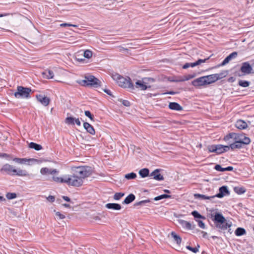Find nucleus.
I'll return each instance as SVG.
<instances>
[{"instance_id": "obj_1", "label": "nucleus", "mask_w": 254, "mask_h": 254, "mask_svg": "<svg viewBox=\"0 0 254 254\" xmlns=\"http://www.w3.org/2000/svg\"><path fill=\"white\" fill-rule=\"evenodd\" d=\"M91 174V168L87 166L77 168L72 175H69L72 186L80 187L83 184V179L88 177Z\"/></svg>"}, {"instance_id": "obj_2", "label": "nucleus", "mask_w": 254, "mask_h": 254, "mask_svg": "<svg viewBox=\"0 0 254 254\" xmlns=\"http://www.w3.org/2000/svg\"><path fill=\"white\" fill-rule=\"evenodd\" d=\"M77 83L83 86L93 87L97 88L101 86V81L93 75H86L84 79L80 80Z\"/></svg>"}, {"instance_id": "obj_3", "label": "nucleus", "mask_w": 254, "mask_h": 254, "mask_svg": "<svg viewBox=\"0 0 254 254\" xmlns=\"http://www.w3.org/2000/svg\"><path fill=\"white\" fill-rule=\"evenodd\" d=\"M31 89L29 88L18 86L17 91L14 93V96L16 98H28L30 97V93Z\"/></svg>"}, {"instance_id": "obj_4", "label": "nucleus", "mask_w": 254, "mask_h": 254, "mask_svg": "<svg viewBox=\"0 0 254 254\" xmlns=\"http://www.w3.org/2000/svg\"><path fill=\"white\" fill-rule=\"evenodd\" d=\"M254 73V67L250 64H243L240 69L235 72V75L238 77H243L250 73Z\"/></svg>"}, {"instance_id": "obj_5", "label": "nucleus", "mask_w": 254, "mask_h": 254, "mask_svg": "<svg viewBox=\"0 0 254 254\" xmlns=\"http://www.w3.org/2000/svg\"><path fill=\"white\" fill-rule=\"evenodd\" d=\"M118 85L123 88L134 89V86L129 77L126 78L122 77L118 83Z\"/></svg>"}, {"instance_id": "obj_6", "label": "nucleus", "mask_w": 254, "mask_h": 254, "mask_svg": "<svg viewBox=\"0 0 254 254\" xmlns=\"http://www.w3.org/2000/svg\"><path fill=\"white\" fill-rule=\"evenodd\" d=\"M211 218L212 220L214 222V224L216 225L217 227H218L220 229L222 228V215L217 213L216 211H213L211 214Z\"/></svg>"}, {"instance_id": "obj_7", "label": "nucleus", "mask_w": 254, "mask_h": 254, "mask_svg": "<svg viewBox=\"0 0 254 254\" xmlns=\"http://www.w3.org/2000/svg\"><path fill=\"white\" fill-rule=\"evenodd\" d=\"M219 192L214 195L208 196L204 194H200L198 193H196L194 194V197L196 198H199L201 199H213L215 197L222 198V187L219 188Z\"/></svg>"}, {"instance_id": "obj_8", "label": "nucleus", "mask_w": 254, "mask_h": 254, "mask_svg": "<svg viewBox=\"0 0 254 254\" xmlns=\"http://www.w3.org/2000/svg\"><path fill=\"white\" fill-rule=\"evenodd\" d=\"M53 180L57 183H66L69 186H71L70 184L71 179L69 175H64L63 178L53 176Z\"/></svg>"}, {"instance_id": "obj_9", "label": "nucleus", "mask_w": 254, "mask_h": 254, "mask_svg": "<svg viewBox=\"0 0 254 254\" xmlns=\"http://www.w3.org/2000/svg\"><path fill=\"white\" fill-rule=\"evenodd\" d=\"M235 140H237L241 143H242L244 145H248L251 142L250 138L245 136V135L243 133H237Z\"/></svg>"}, {"instance_id": "obj_10", "label": "nucleus", "mask_w": 254, "mask_h": 254, "mask_svg": "<svg viewBox=\"0 0 254 254\" xmlns=\"http://www.w3.org/2000/svg\"><path fill=\"white\" fill-rule=\"evenodd\" d=\"M0 171H4L10 175H14L15 173L16 172V169L14 167L9 164H5L3 165Z\"/></svg>"}, {"instance_id": "obj_11", "label": "nucleus", "mask_w": 254, "mask_h": 254, "mask_svg": "<svg viewBox=\"0 0 254 254\" xmlns=\"http://www.w3.org/2000/svg\"><path fill=\"white\" fill-rule=\"evenodd\" d=\"M36 97L38 102L44 106H47L50 103V98L46 96L45 95H36Z\"/></svg>"}, {"instance_id": "obj_12", "label": "nucleus", "mask_w": 254, "mask_h": 254, "mask_svg": "<svg viewBox=\"0 0 254 254\" xmlns=\"http://www.w3.org/2000/svg\"><path fill=\"white\" fill-rule=\"evenodd\" d=\"M194 86H200L207 84L206 80L204 76H202L193 80L191 82Z\"/></svg>"}, {"instance_id": "obj_13", "label": "nucleus", "mask_w": 254, "mask_h": 254, "mask_svg": "<svg viewBox=\"0 0 254 254\" xmlns=\"http://www.w3.org/2000/svg\"><path fill=\"white\" fill-rule=\"evenodd\" d=\"M65 123L67 125H74L76 124L78 126H81V122L79 118L68 117L65 120Z\"/></svg>"}, {"instance_id": "obj_14", "label": "nucleus", "mask_w": 254, "mask_h": 254, "mask_svg": "<svg viewBox=\"0 0 254 254\" xmlns=\"http://www.w3.org/2000/svg\"><path fill=\"white\" fill-rule=\"evenodd\" d=\"M208 149L210 152H216L217 154H221L222 153V145H210L208 147Z\"/></svg>"}, {"instance_id": "obj_15", "label": "nucleus", "mask_w": 254, "mask_h": 254, "mask_svg": "<svg viewBox=\"0 0 254 254\" xmlns=\"http://www.w3.org/2000/svg\"><path fill=\"white\" fill-rule=\"evenodd\" d=\"M135 87L139 88L141 90H145L147 88H150L151 86L150 85H146V82L143 79L142 80H137L135 82Z\"/></svg>"}, {"instance_id": "obj_16", "label": "nucleus", "mask_w": 254, "mask_h": 254, "mask_svg": "<svg viewBox=\"0 0 254 254\" xmlns=\"http://www.w3.org/2000/svg\"><path fill=\"white\" fill-rule=\"evenodd\" d=\"M40 173L42 175L54 174L58 173V171L57 169L48 168L47 167L42 168L40 170Z\"/></svg>"}, {"instance_id": "obj_17", "label": "nucleus", "mask_w": 254, "mask_h": 254, "mask_svg": "<svg viewBox=\"0 0 254 254\" xmlns=\"http://www.w3.org/2000/svg\"><path fill=\"white\" fill-rule=\"evenodd\" d=\"M232 225V223L231 221L225 219L223 217V230H227L228 232L231 234L233 232L231 228Z\"/></svg>"}, {"instance_id": "obj_18", "label": "nucleus", "mask_w": 254, "mask_h": 254, "mask_svg": "<svg viewBox=\"0 0 254 254\" xmlns=\"http://www.w3.org/2000/svg\"><path fill=\"white\" fill-rule=\"evenodd\" d=\"M159 169H156L150 174V176L153 177V179L156 180L162 181L164 180V177L159 173Z\"/></svg>"}, {"instance_id": "obj_19", "label": "nucleus", "mask_w": 254, "mask_h": 254, "mask_svg": "<svg viewBox=\"0 0 254 254\" xmlns=\"http://www.w3.org/2000/svg\"><path fill=\"white\" fill-rule=\"evenodd\" d=\"M83 127L86 130V131L92 135L95 134V131L93 126H92L89 123L84 122L83 123Z\"/></svg>"}, {"instance_id": "obj_20", "label": "nucleus", "mask_w": 254, "mask_h": 254, "mask_svg": "<svg viewBox=\"0 0 254 254\" xmlns=\"http://www.w3.org/2000/svg\"><path fill=\"white\" fill-rule=\"evenodd\" d=\"M179 223L182 226V227L187 230H191L192 229L191 224L190 223L184 220H179Z\"/></svg>"}, {"instance_id": "obj_21", "label": "nucleus", "mask_w": 254, "mask_h": 254, "mask_svg": "<svg viewBox=\"0 0 254 254\" xmlns=\"http://www.w3.org/2000/svg\"><path fill=\"white\" fill-rule=\"evenodd\" d=\"M105 207L109 209L119 210L121 209V206L118 203H109L106 204Z\"/></svg>"}, {"instance_id": "obj_22", "label": "nucleus", "mask_w": 254, "mask_h": 254, "mask_svg": "<svg viewBox=\"0 0 254 254\" xmlns=\"http://www.w3.org/2000/svg\"><path fill=\"white\" fill-rule=\"evenodd\" d=\"M169 108L171 110L178 111L183 110L182 107L176 102H170L169 105Z\"/></svg>"}, {"instance_id": "obj_23", "label": "nucleus", "mask_w": 254, "mask_h": 254, "mask_svg": "<svg viewBox=\"0 0 254 254\" xmlns=\"http://www.w3.org/2000/svg\"><path fill=\"white\" fill-rule=\"evenodd\" d=\"M244 146V145L242 143H241L240 142H238L237 140H234L230 144V148L234 150L235 149H240L242 148H243Z\"/></svg>"}, {"instance_id": "obj_24", "label": "nucleus", "mask_w": 254, "mask_h": 254, "mask_svg": "<svg viewBox=\"0 0 254 254\" xmlns=\"http://www.w3.org/2000/svg\"><path fill=\"white\" fill-rule=\"evenodd\" d=\"M207 84H211L218 79L216 74H211L208 76H205Z\"/></svg>"}, {"instance_id": "obj_25", "label": "nucleus", "mask_w": 254, "mask_h": 254, "mask_svg": "<svg viewBox=\"0 0 254 254\" xmlns=\"http://www.w3.org/2000/svg\"><path fill=\"white\" fill-rule=\"evenodd\" d=\"M236 127L240 129H244L248 127L247 123L243 120H238L236 123Z\"/></svg>"}, {"instance_id": "obj_26", "label": "nucleus", "mask_w": 254, "mask_h": 254, "mask_svg": "<svg viewBox=\"0 0 254 254\" xmlns=\"http://www.w3.org/2000/svg\"><path fill=\"white\" fill-rule=\"evenodd\" d=\"M13 161L19 164H25L27 162H29L31 161H35L36 159H26V158H14L12 159Z\"/></svg>"}, {"instance_id": "obj_27", "label": "nucleus", "mask_w": 254, "mask_h": 254, "mask_svg": "<svg viewBox=\"0 0 254 254\" xmlns=\"http://www.w3.org/2000/svg\"><path fill=\"white\" fill-rule=\"evenodd\" d=\"M135 198V195L131 193L129 194L126 197L124 201L123 202V203L128 204L132 202Z\"/></svg>"}, {"instance_id": "obj_28", "label": "nucleus", "mask_w": 254, "mask_h": 254, "mask_svg": "<svg viewBox=\"0 0 254 254\" xmlns=\"http://www.w3.org/2000/svg\"><path fill=\"white\" fill-rule=\"evenodd\" d=\"M236 135L237 133L234 132L230 133L223 138V140L225 141H229L230 139H232V140L230 142H232L234 140H235Z\"/></svg>"}, {"instance_id": "obj_29", "label": "nucleus", "mask_w": 254, "mask_h": 254, "mask_svg": "<svg viewBox=\"0 0 254 254\" xmlns=\"http://www.w3.org/2000/svg\"><path fill=\"white\" fill-rule=\"evenodd\" d=\"M14 175H17L18 176H28L29 175L28 172L25 170L21 169H16V172L15 173Z\"/></svg>"}, {"instance_id": "obj_30", "label": "nucleus", "mask_w": 254, "mask_h": 254, "mask_svg": "<svg viewBox=\"0 0 254 254\" xmlns=\"http://www.w3.org/2000/svg\"><path fill=\"white\" fill-rule=\"evenodd\" d=\"M237 56V53L236 52L231 53L223 61V64L228 63L232 59L235 58Z\"/></svg>"}, {"instance_id": "obj_31", "label": "nucleus", "mask_w": 254, "mask_h": 254, "mask_svg": "<svg viewBox=\"0 0 254 254\" xmlns=\"http://www.w3.org/2000/svg\"><path fill=\"white\" fill-rule=\"evenodd\" d=\"M29 147L34 149L35 150L39 151L42 149V146L40 144L34 142H30L29 144Z\"/></svg>"}, {"instance_id": "obj_32", "label": "nucleus", "mask_w": 254, "mask_h": 254, "mask_svg": "<svg viewBox=\"0 0 254 254\" xmlns=\"http://www.w3.org/2000/svg\"><path fill=\"white\" fill-rule=\"evenodd\" d=\"M149 170L147 168L142 169L139 171V174L142 178H145L149 175Z\"/></svg>"}, {"instance_id": "obj_33", "label": "nucleus", "mask_w": 254, "mask_h": 254, "mask_svg": "<svg viewBox=\"0 0 254 254\" xmlns=\"http://www.w3.org/2000/svg\"><path fill=\"white\" fill-rule=\"evenodd\" d=\"M171 235L178 245H180L181 243L182 238L179 235H177L175 232H172Z\"/></svg>"}, {"instance_id": "obj_34", "label": "nucleus", "mask_w": 254, "mask_h": 254, "mask_svg": "<svg viewBox=\"0 0 254 254\" xmlns=\"http://www.w3.org/2000/svg\"><path fill=\"white\" fill-rule=\"evenodd\" d=\"M246 233L245 229L241 227L237 228L235 232V234L237 236H241L245 235Z\"/></svg>"}, {"instance_id": "obj_35", "label": "nucleus", "mask_w": 254, "mask_h": 254, "mask_svg": "<svg viewBox=\"0 0 254 254\" xmlns=\"http://www.w3.org/2000/svg\"><path fill=\"white\" fill-rule=\"evenodd\" d=\"M82 54L83 56V57L87 59H90L92 56V52L89 50L84 51V52Z\"/></svg>"}, {"instance_id": "obj_36", "label": "nucleus", "mask_w": 254, "mask_h": 254, "mask_svg": "<svg viewBox=\"0 0 254 254\" xmlns=\"http://www.w3.org/2000/svg\"><path fill=\"white\" fill-rule=\"evenodd\" d=\"M111 76L113 79L115 80L117 83L119 82V81L120 80V78H122L123 76L120 75L119 74L115 72H112L111 74Z\"/></svg>"}, {"instance_id": "obj_37", "label": "nucleus", "mask_w": 254, "mask_h": 254, "mask_svg": "<svg viewBox=\"0 0 254 254\" xmlns=\"http://www.w3.org/2000/svg\"><path fill=\"white\" fill-rule=\"evenodd\" d=\"M136 177V175L133 172L127 174L125 176V178L127 180L134 179Z\"/></svg>"}, {"instance_id": "obj_38", "label": "nucleus", "mask_w": 254, "mask_h": 254, "mask_svg": "<svg viewBox=\"0 0 254 254\" xmlns=\"http://www.w3.org/2000/svg\"><path fill=\"white\" fill-rule=\"evenodd\" d=\"M250 82L242 80H239L238 82V85L243 87H248L250 85Z\"/></svg>"}, {"instance_id": "obj_39", "label": "nucleus", "mask_w": 254, "mask_h": 254, "mask_svg": "<svg viewBox=\"0 0 254 254\" xmlns=\"http://www.w3.org/2000/svg\"><path fill=\"white\" fill-rule=\"evenodd\" d=\"M44 74L46 75L48 78H53L54 76V72L51 70H46Z\"/></svg>"}, {"instance_id": "obj_40", "label": "nucleus", "mask_w": 254, "mask_h": 254, "mask_svg": "<svg viewBox=\"0 0 254 254\" xmlns=\"http://www.w3.org/2000/svg\"><path fill=\"white\" fill-rule=\"evenodd\" d=\"M171 195L164 194H162V195H159L157 197H155L154 199L156 201H157V200H160V199H162L163 198H171Z\"/></svg>"}, {"instance_id": "obj_41", "label": "nucleus", "mask_w": 254, "mask_h": 254, "mask_svg": "<svg viewBox=\"0 0 254 254\" xmlns=\"http://www.w3.org/2000/svg\"><path fill=\"white\" fill-rule=\"evenodd\" d=\"M234 190L236 193L239 194H243L246 191L244 188L236 187L234 188Z\"/></svg>"}, {"instance_id": "obj_42", "label": "nucleus", "mask_w": 254, "mask_h": 254, "mask_svg": "<svg viewBox=\"0 0 254 254\" xmlns=\"http://www.w3.org/2000/svg\"><path fill=\"white\" fill-rule=\"evenodd\" d=\"M124 195V193L117 192L114 195V199L117 200H120Z\"/></svg>"}, {"instance_id": "obj_43", "label": "nucleus", "mask_w": 254, "mask_h": 254, "mask_svg": "<svg viewBox=\"0 0 254 254\" xmlns=\"http://www.w3.org/2000/svg\"><path fill=\"white\" fill-rule=\"evenodd\" d=\"M80 56H82V54H80V52H78V53H77L76 56H75V58H76V61L77 62H86V63L87 62V61H85V60L84 59H83V58H79V57Z\"/></svg>"}, {"instance_id": "obj_44", "label": "nucleus", "mask_w": 254, "mask_h": 254, "mask_svg": "<svg viewBox=\"0 0 254 254\" xmlns=\"http://www.w3.org/2000/svg\"><path fill=\"white\" fill-rule=\"evenodd\" d=\"M199 247V245H197V247H195V248H192V247H191L190 246H187L186 247V248L188 250H189L190 251L193 252L194 253H197L198 251V248Z\"/></svg>"}, {"instance_id": "obj_45", "label": "nucleus", "mask_w": 254, "mask_h": 254, "mask_svg": "<svg viewBox=\"0 0 254 254\" xmlns=\"http://www.w3.org/2000/svg\"><path fill=\"white\" fill-rule=\"evenodd\" d=\"M6 196L7 199H12L16 197V194L15 193L8 192L6 194Z\"/></svg>"}, {"instance_id": "obj_46", "label": "nucleus", "mask_w": 254, "mask_h": 254, "mask_svg": "<svg viewBox=\"0 0 254 254\" xmlns=\"http://www.w3.org/2000/svg\"><path fill=\"white\" fill-rule=\"evenodd\" d=\"M84 114H85V115L86 116H87V117H88L89 118H90V119L92 121H94V116L93 115H92L91 114V113H90V112L89 111H85V112H84Z\"/></svg>"}, {"instance_id": "obj_47", "label": "nucleus", "mask_w": 254, "mask_h": 254, "mask_svg": "<svg viewBox=\"0 0 254 254\" xmlns=\"http://www.w3.org/2000/svg\"><path fill=\"white\" fill-rule=\"evenodd\" d=\"M209 58H210V57H209L208 58H205L204 59H199L197 61H195L193 63H190V64H201L202 63H205L207 60L209 59ZM186 64H188V63H187Z\"/></svg>"}, {"instance_id": "obj_48", "label": "nucleus", "mask_w": 254, "mask_h": 254, "mask_svg": "<svg viewBox=\"0 0 254 254\" xmlns=\"http://www.w3.org/2000/svg\"><path fill=\"white\" fill-rule=\"evenodd\" d=\"M194 77V74H188L183 76L184 81L189 80L190 79L193 78Z\"/></svg>"}, {"instance_id": "obj_49", "label": "nucleus", "mask_w": 254, "mask_h": 254, "mask_svg": "<svg viewBox=\"0 0 254 254\" xmlns=\"http://www.w3.org/2000/svg\"><path fill=\"white\" fill-rule=\"evenodd\" d=\"M191 214L194 218H200L202 217V216L196 211H192Z\"/></svg>"}, {"instance_id": "obj_50", "label": "nucleus", "mask_w": 254, "mask_h": 254, "mask_svg": "<svg viewBox=\"0 0 254 254\" xmlns=\"http://www.w3.org/2000/svg\"><path fill=\"white\" fill-rule=\"evenodd\" d=\"M230 192L227 186H223V196L225 195H229Z\"/></svg>"}, {"instance_id": "obj_51", "label": "nucleus", "mask_w": 254, "mask_h": 254, "mask_svg": "<svg viewBox=\"0 0 254 254\" xmlns=\"http://www.w3.org/2000/svg\"><path fill=\"white\" fill-rule=\"evenodd\" d=\"M172 81L179 82H183L184 81L183 76H179L178 77H175V78L172 80Z\"/></svg>"}, {"instance_id": "obj_52", "label": "nucleus", "mask_w": 254, "mask_h": 254, "mask_svg": "<svg viewBox=\"0 0 254 254\" xmlns=\"http://www.w3.org/2000/svg\"><path fill=\"white\" fill-rule=\"evenodd\" d=\"M0 157H5L7 158L8 160H10L12 159L10 155L4 153H0Z\"/></svg>"}, {"instance_id": "obj_53", "label": "nucleus", "mask_w": 254, "mask_h": 254, "mask_svg": "<svg viewBox=\"0 0 254 254\" xmlns=\"http://www.w3.org/2000/svg\"><path fill=\"white\" fill-rule=\"evenodd\" d=\"M56 215L57 217H59L60 219H64L65 218V216L64 215L61 214L60 212H56Z\"/></svg>"}, {"instance_id": "obj_54", "label": "nucleus", "mask_w": 254, "mask_h": 254, "mask_svg": "<svg viewBox=\"0 0 254 254\" xmlns=\"http://www.w3.org/2000/svg\"><path fill=\"white\" fill-rule=\"evenodd\" d=\"M142 79L146 82V84L147 83V82H153L154 81V79L151 77H145Z\"/></svg>"}, {"instance_id": "obj_55", "label": "nucleus", "mask_w": 254, "mask_h": 254, "mask_svg": "<svg viewBox=\"0 0 254 254\" xmlns=\"http://www.w3.org/2000/svg\"><path fill=\"white\" fill-rule=\"evenodd\" d=\"M60 26L61 27H65V26L76 27L77 26L76 25L71 24H69V23H62L60 24Z\"/></svg>"}, {"instance_id": "obj_56", "label": "nucleus", "mask_w": 254, "mask_h": 254, "mask_svg": "<svg viewBox=\"0 0 254 254\" xmlns=\"http://www.w3.org/2000/svg\"><path fill=\"white\" fill-rule=\"evenodd\" d=\"M233 167L232 166H229L227 167H223V172L225 171H232L233 170Z\"/></svg>"}, {"instance_id": "obj_57", "label": "nucleus", "mask_w": 254, "mask_h": 254, "mask_svg": "<svg viewBox=\"0 0 254 254\" xmlns=\"http://www.w3.org/2000/svg\"><path fill=\"white\" fill-rule=\"evenodd\" d=\"M47 200H48L49 202H53L55 201V197L53 195H49L48 197H47Z\"/></svg>"}, {"instance_id": "obj_58", "label": "nucleus", "mask_w": 254, "mask_h": 254, "mask_svg": "<svg viewBox=\"0 0 254 254\" xmlns=\"http://www.w3.org/2000/svg\"><path fill=\"white\" fill-rule=\"evenodd\" d=\"M122 104L126 107H129L130 106V102L127 100H124L122 101Z\"/></svg>"}, {"instance_id": "obj_59", "label": "nucleus", "mask_w": 254, "mask_h": 254, "mask_svg": "<svg viewBox=\"0 0 254 254\" xmlns=\"http://www.w3.org/2000/svg\"><path fill=\"white\" fill-rule=\"evenodd\" d=\"M198 225L199 227L202 229L205 228V224L202 221H198Z\"/></svg>"}, {"instance_id": "obj_60", "label": "nucleus", "mask_w": 254, "mask_h": 254, "mask_svg": "<svg viewBox=\"0 0 254 254\" xmlns=\"http://www.w3.org/2000/svg\"><path fill=\"white\" fill-rule=\"evenodd\" d=\"M196 65L197 64H184V65L183 66V68L187 69L188 67H189L190 66L193 67Z\"/></svg>"}, {"instance_id": "obj_61", "label": "nucleus", "mask_w": 254, "mask_h": 254, "mask_svg": "<svg viewBox=\"0 0 254 254\" xmlns=\"http://www.w3.org/2000/svg\"><path fill=\"white\" fill-rule=\"evenodd\" d=\"M215 169L216 170L219 171H222V167L220 165H216L215 166Z\"/></svg>"}, {"instance_id": "obj_62", "label": "nucleus", "mask_w": 254, "mask_h": 254, "mask_svg": "<svg viewBox=\"0 0 254 254\" xmlns=\"http://www.w3.org/2000/svg\"><path fill=\"white\" fill-rule=\"evenodd\" d=\"M103 91L106 93H107L108 95H110V96H112V92L111 91L109 90V89H105L103 90Z\"/></svg>"}, {"instance_id": "obj_63", "label": "nucleus", "mask_w": 254, "mask_h": 254, "mask_svg": "<svg viewBox=\"0 0 254 254\" xmlns=\"http://www.w3.org/2000/svg\"><path fill=\"white\" fill-rule=\"evenodd\" d=\"M230 148V145L227 146V145H223V152L227 151Z\"/></svg>"}, {"instance_id": "obj_64", "label": "nucleus", "mask_w": 254, "mask_h": 254, "mask_svg": "<svg viewBox=\"0 0 254 254\" xmlns=\"http://www.w3.org/2000/svg\"><path fill=\"white\" fill-rule=\"evenodd\" d=\"M63 198L64 200H65V201H68V202H69V201H70V199L68 196H63Z\"/></svg>"}]
</instances>
